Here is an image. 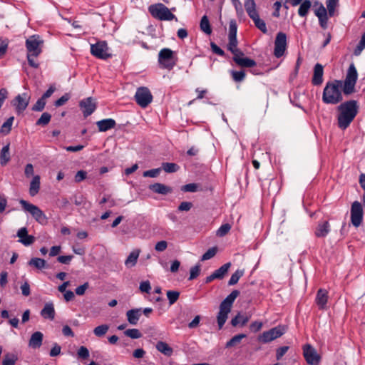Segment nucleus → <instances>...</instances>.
<instances>
[{"label":"nucleus","mask_w":365,"mask_h":365,"mask_svg":"<svg viewBox=\"0 0 365 365\" xmlns=\"http://www.w3.org/2000/svg\"><path fill=\"white\" fill-rule=\"evenodd\" d=\"M93 56L102 60H106L112 56L110 49L106 41H98L93 43Z\"/></svg>","instance_id":"1a4fd4ad"},{"label":"nucleus","mask_w":365,"mask_h":365,"mask_svg":"<svg viewBox=\"0 0 365 365\" xmlns=\"http://www.w3.org/2000/svg\"><path fill=\"white\" fill-rule=\"evenodd\" d=\"M231 226L229 224H224L220 227L217 231V235L220 237L225 236L230 230Z\"/></svg>","instance_id":"bf43d9fd"},{"label":"nucleus","mask_w":365,"mask_h":365,"mask_svg":"<svg viewBox=\"0 0 365 365\" xmlns=\"http://www.w3.org/2000/svg\"><path fill=\"white\" fill-rule=\"evenodd\" d=\"M70 98V96L68 93L64 94L60 98L55 101L54 106L56 107L64 105Z\"/></svg>","instance_id":"e2e57ef3"},{"label":"nucleus","mask_w":365,"mask_h":365,"mask_svg":"<svg viewBox=\"0 0 365 365\" xmlns=\"http://www.w3.org/2000/svg\"><path fill=\"white\" fill-rule=\"evenodd\" d=\"M168 247V242L165 240L160 241L156 243L155 250L158 252H163Z\"/></svg>","instance_id":"338daca9"},{"label":"nucleus","mask_w":365,"mask_h":365,"mask_svg":"<svg viewBox=\"0 0 365 365\" xmlns=\"http://www.w3.org/2000/svg\"><path fill=\"white\" fill-rule=\"evenodd\" d=\"M287 48V35L283 32H279L274 41V55L280 58L284 53Z\"/></svg>","instance_id":"ddd939ff"},{"label":"nucleus","mask_w":365,"mask_h":365,"mask_svg":"<svg viewBox=\"0 0 365 365\" xmlns=\"http://www.w3.org/2000/svg\"><path fill=\"white\" fill-rule=\"evenodd\" d=\"M29 264L36 267L38 269H41L46 267V262L43 259L34 257L31 259V260L29 262Z\"/></svg>","instance_id":"ea45409f"},{"label":"nucleus","mask_w":365,"mask_h":365,"mask_svg":"<svg viewBox=\"0 0 365 365\" xmlns=\"http://www.w3.org/2000/svg\"><path fill=\"white\" fill-rule=\"evenodd\" d=\"M245 8L250 19L258 14L254 0H245Z\"/></svg>","instance_id":"7c9ffc66"},{"label":"nucleus","mask_w":365,"mask_h":365,"mask_svg":"<svg viewBox=\"0 0 365 365\" xmlns=\"http://www.w3.org/2000/svg\"><path fill=\"white\" fill-rule=\"evenodd\" d=\"M251 19L253 20L255 26L258 29H259L262 33L267 34V29L266 24L264 20H262L259 18V16L258 14H256V16H254L253 17H252Z\"/></svg>","instance_id":"f704fd0d"},{"label":"nucleus","mask_w":365,"mask_h":365,"mask_svg":"<svg viewBox=\"0 0 365 365\" xmlns=\"http://www.w3.org/2000/svg\"><path fill=\"white\" fill-rule=\"evenodd\" d=\"M237 25L235 19L230 21L228 38H237Z\"/></svg>","instance_id":"de8ad7c7"},{"label":"nucleus","mask_w":365,"mask_h":365,"mask_svg":"<svg viewBox=\"0 0 365 365\" xmlns=\"http://www.w3.org/2000/svg\"><path fill=\"white\" fill-rule=\"evenodd\" d=\"M14 120V117L11 116L9 118L6 122L1 125L0 132L2 135H7L11 129V126Z\"/></svg>","instance_id":"4c0bfd02"},{"label":"nucleus","mask_w":365,"mask_h":365,"mask_svg":"<svg viewBox=\"0 0 365 365\" xmlns=\"http://www.w3.org/2000/svg\"><path fill=\"white\" fill-rule=\"evenodd\" d=\"M339 0H327L326 9L322 4H319V6L314 11L315 15L319 19L320 26L326 29L328 26V17H332L335 14V9L339 6Z\"/></svg>","instance_id":"7ed1b4c3"},{"label":"nucleus","mask_w":365,"mask_h":365,"mask_svg":"<svg viewBox=\"0 0 365 365\" xmlns=\"http://www.w3.org/2000/svg\"><path fill=\"white\" fill-rule=\"evenodd\" d=\"M40 189V177L38 175L34 176L32 180L30 182L29 186V194L31 196H35L39 191Z\"/></svg>","instance_id":"c756f323"},{"label":"nucleus","mask_w":365,"mask_h":365,"mask_svg":"<svg viewBox=\"0 0 365 365\" xmlns=\"http://www.w3.org/2000/svg\"><path fill=\"white\" fill-rule=\"evenodd\" d=\"M41 315L44 319L53 320L55 318V309L52 302H47L41 311Z\"/></svg>","instance_id":"6ab92c4d"},{"label":"nucleus","mask_w":365,"mask_h":365,"mask_svg":"<svg viewBox=\"0 0 365 365\" xmlns=\"http://www.w3.org/2000/svg\"><path fill=\"white\" fill-rule=\"evenodd\" d=\"M158 61L165 68L172 69L175 66L173 51L170 48H163L158 54Z\"/></svg>","instance_id":"9b49d317"},{"label":"nucleus","mask_w":365,"mask_h":365,"mask_svg":"<svg viewBox=\"0 0 365 365\" xmlns=\"http://www.w3.org/2000/svg\"><path fill=\"white\" fill-rule=\"evenodd\" d=\"M170 304L175 303L180 297V292L178 291L168 290L166 293Z\"/></svg>","instance_id":"49530a36"},{"label":"nucleus","mask_w":365,"mask_h":365,"mask_svg":"<svg viewBox=\"0 0 365 365\" xmlns=\"http://www.w3.org/2000/svg\"><path fill=\"white\" fill-rule=\"evenodd\" d=\"M323 66L320 63H317L314 68V75L312 77V83L314 86H319L323 82Z\"/></svg>","instance_id":"a211bd4d"},{"label":"nucleus","mask_w":365,"mask_h":365,"mask_svg":"<svg viewBox=\"0 0 365 365\" xmlns=\"http://www.w3.org/2000/svg\"><path fill=\"white\" fill-rule=\"evenodd\" d=\"M30 96L26 93L19 94L14 100V106L16 107V112L21 113L26 110L29 101Z\"/></svg>","instance_id":"2eb2a0df"},{"label":"nucleus","mask_w":365,"mask_h":365,"mask_svg":"<svg viewBox=\"0 0 365 365\" xmlns=\"http://www.w3.org/2000/svg\"><path fill=\"white\" fill-rule=\"evenodd\" d=\"M8 40L0 38V58H2L7 51Z\"/></svg>","instance_id":"6e6d98bb"},{"label":"nucleus","mask_w":365,"mask_h":365,"mask_svg":"<svg viewBox=\"0 0 365 365\" xmlns=\"http://www.w3.org/2000/svg\"><path fill=\"white\" fill-rule=\"evenodd\" d=\"M327 292L324 289H319L317 294L316 303L320 309H324L327 302Z\"/></svg>","instance_id":"393cba45"},{"label":"nucleus","mask_w":365,"mask_h":365,"mask_svg":"<svg viewBox=\"0 0 365 365\" xmlns=\"http://www.w3.org/2000/svg\"><path fill=\"white\" fill-rule=\"evenodd\" d=\"M198 185L196 183H189L183 185L181 190L183 192H195L197 190Z\"/></svg>","instance_id":"052dcab7"},{"label":"nucleus","mask_w":365,"mask_h":365,"mask_svg":"<svg viewBox=\"0 0 365 365\" xmlns=\"http://www.w3.org/2000/svg\"><path fill=\"white\" fill-rule=\"evenodd\" d=\"M21 290L22 294L25 297H27L31 294L30 286L27 282H25L21 285Z\"/></svg>","instance_id":"774afa93"},{"label":"nucleus","mask_w":365,"mask_h":365,"mask_svg":"<svg viewBox=\"0 0 365 365\" xmlns=\"http://www.w3.org/2000/svg\"><path fill=\"white\" fill-rule=\"evenodd\" d=\"M232 76L235 81L241 82L245 78V73L243 71H232Z\"/></svg>","instance_id":"4d7b16f0"},{"label":"nucleus","mask_w":365,"mask_h":365,"mask_svg":"<svg viewBox=\"0 0 365 365\" xmlns=\"http://www.w3.org/2000/svg\"><path fill=\"white\" fill-rule=\"evenodd\" d=\"M19 203L22 205L23 209L29 212L38 223L41 225L47 223V217L38 207L24 200H20Z\"/></svg>","instance_id":"423d86ee"},{"label":"nucleus","mask_w":365,"mask_h":365,"mask_svg":"<svg viewBox=\"0 0 365 365\" xmlns=\"http://www.w3.org/2000/svg\"><path fill=\"white\" fill-rule=\"evenodd\" d=\"M156 349L167 356H170L173 353V349L163 341H159L155 345Z\"/></svg>","instance_id":"cd10ccee"},{"label":"nucleus","mask_w":365,"mask_h":365,"mask_svg":"<svg viewBox=\"0 0 365 365\" xmlns=\"http://www.w3.org/2000/svg\"><path fill=\"white\" fill-rule=\"evenodd\" d=\"M149 189L155 193L162 195H167L168 193H171L173 191L170 187L159 182L150 185L149 186Z\"/></svg>","instance_id":"4be33fe9"},{"label":"nucleus","mask_w":365,"mask_h":365,"mask_svg":"<svg viewBox=\"0 0 365 365\" xmlns=\"http://www.w3.org/2000/svg\"><path fill=\"white\" fill-rule=\"evenodd\" d=\"M233 61L235 63L242 68H252L257 64L253 59L244 57V54L233 56Z\"/></svg>","instance_id":"f3484780"},{"label":"nucleus","mask_w":365,"mask_h":365,"mask_svg":"<svg viewBox=\"0 0 365 365\" xmlns=\"http://www.w3.org/2000/svg\"><path fill=\"white\" fill-rule=\"evenodd\" d=\"M43 41L41 39L39 36L33 35L28 38L26 41V48L28 53L37 57L42 52V46Z\"/></svg>","instance_id":"0eeeda50"},{"label":"nucleus","mask_w":365,"mask_h":365,"mask_svg":"<svg viewBox=\"0 0 365 365\" xmlns=\"http://www.w3.org/2000/svg\"><path fill=\"white\" fill-rule=\"evenodd\" d=\"M161 171V168H155L149 170H146L143 173V177L148 178H156L159 175Z\"/></svg>","instance_id":"13d9d810"},{"label":"nucleus","mask_w":365,"mask_h":365,"mask_svg":"<svg viewBox=\"0 0 365 365\" xmlns=\"http://www.w3.org/2000/svg\"><path fill=\"white\" fill-rule=\"evenodd\" d=\"M365 48V31L361 36V40L354 50V55L356 56H359L363 50Z\"/></svg>","instance_id":"c03bdc74"},{"label":"nucleus","mask_w":365,"mask_h":365,"mask_svg":"<svg viewBox=\"0 0 365 365\" xmlns=\"http://www.w3.org/2000/svg\"><path fill=\"white\" fill-rule=\"evenodd\" d=\"M286 331L284 326L279 325L267 331H264L258 338L260 342L264 344L270 342L283 335Z\"/></svg>","instance_id":"6e6552de"},{"label":"nucleus","mask_w":365,"mask_h":365,"mask_svg":"<svg viewBox=\"0 0 365 365\" xmlns=\"http://www.w3.org/2000/svg\"><path fill=\"white\" fill-rule=\"evenodd\" d=\"M363 220V209L360 202L355 201L351 207V221L352 225L357 227Z\"/></svg>","instance_id":"4468645a"},{"label":"nucleus","mask_w":365,"mask_h":365,"mask_svg":"<svg viewBox=\"0 0 365 365\" xmlns=\"http://www.w3.org/2000/svg\"><path fill=\"white\" fill-rule=\"evenodd\" d=\"M303 355L307 363L309 365H318L320 362V356L310 344H305L303 346Z\"/></svg>","instance_id":"f8f14e48"},{"label":"nucleus","mask_w":365,"mask_h":365,"mask_svg":"<svg viewBox=\"0 0 365 365\" xmlns=\"http://www.w3.org/2000/svg\"><path fill=\"white\" fill-rule=\"evenodd\" d=\"M9 144L6 145L1 149L0 154V164L2 166L6 165L10 160Z\"/></svg>","instance_id":"2f4dec72"},{"label":"nucleus","mask_w":365,"mask_h":365,"mask_svg":"<svg viewBox=\"0 0 365 365\" xmlns=\"http://www.w3.org/2000/svg\"><path fill=\"white\" fill-rule=\"evenodd\" d=\"M217 253V248L216 247H212V248H210L206 252H205L202 257H201V260L202 261H205V260H208L210 259H211L212 257H213Z\"/></svg>","instance_id":"864d4df0"},{"label":"nucleus","mask_w":365,"mask_h":365,"mask_svg":"<svg viewBox=\"0 0 365 365\" xmlns=\"http://www.w3.org/2000/svg\"><path fill=\"white\" fill-rule=\"evenodd\" d=\"M231 266L230 262H227L224 264L222 266H221L219 269H216L213 274L216 279H222L225 274L227 272L228 269H230Z\"/></svg>","instance_id":"c9c22d12"},{"label":"nucleus","mask_w":365,"mask_h":365,"mask_svg":"<svg viewBox=\"0 0 365 365\" xmlns=\"http://www.w3.org/2000/svg\"><path fill=\"white\" fill-rule=\"evenodd\" d=\"M262 322L255 321L250 324V329L252 332H257L262 329Z\"/></svg>","instance_id":"0e129e2a"},{"label":"nucleus","mask_w":365,"mask_h":365,"mask_svg":"<svg viewBox=\"0 0 365 365\" xmlns=\"http://www.w3.org/2000/svg\"><path fill=\"white\" fill-rule=\"evenodd\" d=\"M175 8L170 10L162 3L154 4L148 7V11L151 16L160 21H172L177 20L175 16L171 12L175 11Z\"/></svg>","instance_id":"39448f33"},{"label":"nucleus","mask_w":365,"mask_h":365,"mask_svg":"<svg viewBox=\"0 0 365 365\" xmlns=\"http://www.w3.org/2000/svg\"><path fill=\"white\" fill-rule=\"evenodd\" d=\"M229 43L227 44V49L231 51L234 56L237 55H243V52L237 48L238 41L237 38H228Z\"/></svg>","instance_id":"c85d7f7f"},{"label":"nucleus","mask_w":365,"mask_h":365,"mask_svg":"<svg viewBox=\"0 0 365 365\" xmlns=\"http://www.w3.org/2000/svg\"><path fill=\"white\" fill-rule=\"evenodd\" d=\"M139 255L140 250L136 249L132 251L125 261V267L128 268L134 267L137 263Z\"/></svg>","instance_id":"a878e982"},{"label":"nucleus","mask_w":365,"mask_h":365,"mask_svg":"<svg viewBox=\"0 0 365 365\" xmlns=\"http://www.w3.org/2000/svg\"><path fill=\"white\" fill-rule=\"evenodd\" d=\"M141 309H133L126 312L128 322L132 325H136L141 316Z\"/></svg>","instance_id":"aec40b11"},{"label":"nucleus","mask_w":365,"mask_h":365,"mask_svg":"<svg viewBox=\"0 0 365 365\" xmlns=\"http://www.w3.org/2000/svg\"><path fill=\"white\" fill-rule=\"evenodd\" d=\"M46 101L43 98H40L38 99L36 103L33 106L32 110L34 111H42L46 106Z\"/></svg>","instance_id":"3c124183"},{"label":"nucleus","mask_w":365,"mask_h":365,"mask_svg":"<svg viewBox=\"0 0 365 365\" xmlns=\"http://www.w3.org/2000/svg\"><path fill=\"white\" fill-rule=\"evenodd\" d=\"M330 231V225L327 221L319 222L315 230V235L317 237H326Z\"/></svg>","instance_id":"412c9836"},{"label":"nucleus","mask_w":365,"mask_h":365,"mask_svg":"<svg viewBox=\"0 0 365 365\" xmlns=\"http://www.w3.org/2000/svg\"><path fill=\"white\" fill-rule=\"evenodd\" d=\"M17 356L12 354H6L2 361V365H15Z\"/></svg>","instance_id":"a18cd8bd"},{"label":"nucleus","mask_w":365,"mask_h":365,"mask_svg":"<svg viewBox=\"0 0 365 365\" xmlns=\"http://www.w3.org/2000/svg\"><path fill=\"white\" fill-rule=\"evenodd\" d=\"M51 118V114L47 112L43 113L39 119L36 121V125H46L50 122Z\"/></svg>","instance_id":"09e8293b"},{"label":"nucleus","mask_w":365,"mask_h":365,"mask_svg":"<svg viewBox=\"0 0 365 365\" xmlns=\"http://www.w3.org/2000/svg\"><path fill=\"white\" fill-rule=\"evenodd\" d=\"M109 328L110 326L108 324H103L96 327L93 331L96 336L101 338L103 337L107 334V332L109 330Z\"/></svg>","instance_id":"e433bc0d"},{"label":"nucleus","mask_w":365,"mask_h":365,"mask_svg":"<svg viewBox=\"0 0 365 365\" xmlns=\"http://www.w3.org/2000/svg\"><path fill=\"white\" fill-rule=\"evenodd\" d=\"M249 320L250 317L241 315L240 313H238V314L231 320V324L233 327H236L240 324V325L243 327L249 322Z\"/></svg>","instance_id":"473e14b6"},{"label":"nucleus","mask_w":365,"mask_h":365,"mask_svg":"<svg viewBox=\"0 0 365 365\" xmlns=\"http://www.w3.org/2000/svg\"><path fill=\"white\" fill-rule=\"evenodd\" d=\"M245 273L244 269H237L236 270L231 276L228 284L230 286L234 285L237 284L239 279L243 276Z\"/></svg>","instance_id":"79ce46f5"},{"label":"nucleus","mask_w":365,"mask_h":365,"mask_svg":"<svg viewBox=\"0 0 365 365\" xmlns=\"http://www.w3.org/2000/svg\"><path fill=\"white\" fill-rule=\"evenodd\" d=\"M77 355L78 359H86L90 356L89 350L86 346H82L78 349Z\"/></svg>","instance_id":"603ef678"},{"label":"nucleus","mask_w":365,"mask_h":365,"mask_svg":"<svg viewBox=\"0 0 365 365\" xmlns=\"http://www.w3.org/2000/svg\"><path fill=\"white\" fill-rule=\"evenodd\" d=\"M338 125L341 129L346 128L353 121L358 113L357 102L354 100L348 101L338 107Z\"/></svg>","instance_id":"f03ea898"},{"label":"nucleus","mask_w":365,"mask_h":365,"mask_svg":"<svg viewBox=\"0 0 365 365\" xmlns=\"http://www.w3.org/2000/svg\"><path fill=\"white\" fill-rule=\"evenodd\" d=\"M238 290H233L220 305V311L218 312L217 320L219 329H221L227 321L228 314L231 311V308L235 299L239 296Z\"/></svg>","instance_id":"20e7f679"},{"label":"nucleus","mask_w":365,"mask_h":365,"mask_svg":"<svg viewBox=\"0 0 365 365\" xmlns=\"http://www.w3.org/2000/svg\"><path fill=\"white\" fill-rule=\"evenodd\" d=\"M200 272V265L196 264L195 266L191 267L190 270V277L189 280H192L197 278Z\"/></svg>","instance_id":"5fc2aeb1"},{"label":"nucleus","mask_w":365,"mask_h":365,"mask_svg":"<svg viewBox=\"0 0 365 365\" xmlns=\"http://www.w3.org/2000/svg\"><path fill=\"white\" fill-rule=\"evenodd\" d=\"M79 106L84 117L90 115L91 114V97L81 101Z\"/></svg>","instance_id":"bb28decb"},{"label":"nucleus","mask_w":365,"mask_h":365,"mask_svg":"<svg viewBox=\"0 0 365 365\" xmlns=\"http://www.w3.org/2000/svg\"><path fill=\"white\" fill-rule=\"evenodd\" d=\"M312 6V2L309 0H304L301 4L299 10L298 14L302 17H305Z\"/></svg>","instance_id":"72a5a7b5"},{"label":"nucleus","mask_w":365,"mask_h":365,"mask_svg":"<svg viewBox=\"0 0 365 365\" xmlns=\"http://www.w3.org/2000/svg\"><path fill=\"white\" fill-rule=\"evenodd\" d=\"M200 29L206 34H210L212 29L207 16H203L200 21Z\"/></svg>","instance_id":"a19ab883"},{"label":"nucleus","mask_w":365,"mask_h":365,"mask_svg":"<svg viewBox=\"0 0 365 365\" xmlns=\"http://www.w3.org/2000/svg\"><path fill=\"white\" fill-rule=\"evenodd\" d=\"M358 78V73L354 64L352 63L346 71L344 81L334 80L328 81L324 88L322 101L326 104L336 105L343 101L342 91L346 96L355 92V86Z\"/></svg>","instance_id":"f257e3e1"},{"label":"nucleus","mask_w":365,"mask_h":365,"mask_svg":"<svg viewBox=\"0 0 365 365\" xmlns=\"http://www.w3.org/2000/svg\"><path fill=\"white\" fill-rule=\"evenodd\" d=\"M192 207V203L190 202H182L178 206L179 211H189Z\"/></svg>","instance_id":"69168bd1"},{"label":"nucleus","mask_w":365,"mask_h":365,"mask_svg":"<svg viewBox=\"0 0 365 365\" xmlns=\"http://www.w3.org/2000/svg\"><path fill=\"white\" fill-rule=\"evenodd\" d=\"M139 289L141 292L150 293L151 290L150 283L148 280L140 282Z\"/></svg>","instance_id":"680f3d73"},{"label":"nucleus","mask_w":365,"mask_h":365,"mask_svg":"<svg viewBox=\"0 0 365 365\" xmlns=\"http://www.w3.org/2000/svg\"><path fill=\"white\" fill-rule=\"evenodd\" d=\"M125 336L131 339H139L142 336L141 333L137 329H129L124 331Z\"/></svg>","instance_id":"8fccbe9b"},{"label":"nucleus","mask_w":365,"mask_h":365,"mask_svg":"<svg viewBox=\"0 0 365 365\" xmlns=\"http://www.w3.org/2000/svg\"><path fill=\"white\" fill-rule=\"evenodd\" d=\"M43 335L40 331L34 332L29 340V345L33 349L39 348L42 344Z\"/></svg>","instance_id":"5701e85b"},{"label":"nucleus","mask_w":365,"mask_h":365,"mask_svg":"<svg viewBox=\"0 0 365 365\" xmlns=\"http://www.w3.org/2000/svg\"><path fill=\"white\" fill-rule=\"evenodd\" d=\"M135 100L141 108H146L153 101V96L147 87H140L135 94Z\"/></svg>","instance_id":"9d476101"},{"label":"nucleus","mask_w":365,"mask_h":365,"mask_svg":"<svg viewBox=\"0 0 365 365\" xmlns=\"http://www.w3.org/2000/svg\"><path fill=\"white\" fill-rule=\"evenodd\" d=\"M180 167L173 163H163L162 164V169L168 173H175L179 170Z\"/></svg>","instance_id":"37998d69"},{"label":"nucleus","mask_w":365,"mask_h":365,"mask_svg":"<svg viewBox=\"0 0 365 365\" xmlns=\"http://www.w3.org/2000/svg\"><path fill=\"white\" fill-rule=\"evenodd\" d=\"M96 125L99 131H106L115 127V121L113 119L108 118L98 121Z\"/></svg>","instance_id":"b1692460"},{"label":"nucleus","mask_w":365,"mask_h":365,"mask_svg":"<svg viewBox=\"0 0 365 365\" xmlns=\"http://www.w3.org/2000/svg\"><path fill=\"white\" fill-rule=\"evenodd\" d=\"M16 236L19 238V242L24 246H30L35 242V237L28 235L26 227L20 228L16 233Z\"/></svg>","instance_id":"dca6fc26"},{"label":"nucleus","mask_w":365,"mask_h":365,"mask_svg":"<svg viewBox=\"0 0 365 365\" xmlns=\"http://www.w3.org/2000/svg\"><path fill=\"white\" fill-rule=\"evenodd\" d=\"M247 336L245 334H240L234 336L230 340L226 343V347L230 348L236 346L240 344L242 339Z\"/></svg>","instance_id":"58836bf2"}]
</instances>
